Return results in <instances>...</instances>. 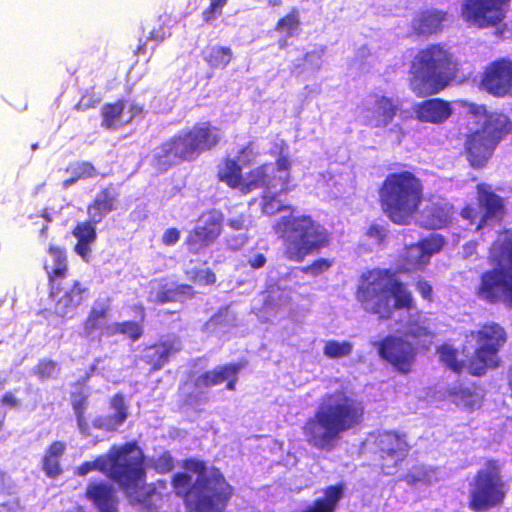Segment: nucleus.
I'll list each match as a JSON object with an SVG mask.
<instances>
[{
	"instance_id": "0eeeda50",
	"label": "nucleus",
	"mask_w": 512,
	"mask_h": 512,
	"mask_svg": "<svg viewBox=\"0 0 512 512\" xmlns=\"http://www.w3.org/2000/svg\"><path fill=\"white\" fill-rule=\"evenodd\" d=\"M273 229L283 241L284 257L296 263H301L307 256L320 252L331 242L329 231L310 215L280 217Z\"/></svg>"
},
{
	"instance_id": "603ef678",
	"label": "nucleus",
	"mask_w": 512,
	"mask_h": 512,
	"mask_svg": "<svg viewBox=\"0 0 512 512\" xmlns=\"http://www.w3.org/2000/svg\"><path fill=\"white\" fill-rule=\"evenodd\" d=\"M152 467L157 473L166 474L174 469V460L169 453H163L153 460Z\"/></svg>"
},
{
	"instance_id": "bf43d9fd",
	"label": "nucleus",
	"mask_w": 512,
	"mask_h": 512,
	"mask_svg": "<svg viewBox=\"0 0 512 512\" xmlns=\"http://www.w3.org/2000/svg\"><path fill=\"white\" fill-rule=\"evenodd\" d=\"M366 235L371 238H375L378 242H382L386 237V231L384 227L373 224L367 229Z\"/></svg>"
},
{
	"instance_id": "7ed1b4c3",
	"label": "nucleus",
	"mask_w": 512,
	"mask_h": 512,
	"mask_svg": "<svg viewBox=\"0 0 512 512\" xmlns=\"http://www.w3.org/2000/svg\"><path fill=\"white\" fill-rule=\"evenodd\" d=\"M365 419V405L345 389L322 396L312 417L302 426L305 441L318 450H333L341 434L360 427Z\"/></svg>"
},
{
	"instance_id": "6e6552de",
	"label": "nucleus",
	"mask_w": 512,
	"mask_h": 512,
	"mask_svg": "<svg viewBox=\"0 0 512 512\" xmlns=\"http://www.w3.org/2000/svg\"><path fill=\"white\" fill-rule=\"evenodd\" d=\"M454 55L442 43H433L420 49L411 68L418 82L413 90L418 97L438 94L456 79L459 67Z\"/></svg>"
},
{
	"instance_id": "13d9d810",
	"label": "nucleus",
	"mask_w": 512,
	"mask_h": 512,
	"mask_svg": "<svg viewBox=\"0 0 512 512\" xmlns=\"http://www.w3.org/2000/svg\"><path fill=\"white\" fill-rule=\"evenodd\" d=\"M180 239V231L177 228H169L167 229L161 238V241L166 246L175 245Z\"/></svg>"
},
{
	"instance_id": "c03bdc74",
	"label": "nucleus",
	"mask_w": 512,
	"mask_h": 512,
	"mask_svg": "<svg viewBox=\"0 0 512 512\" xmlns=\"http://www.w3.org/2000/svg\"><path fill=\"white\" fill-rule=\"evenodd\" d=\"M185 274L192 283L200 286L214 285L217 280L215 272L210 268H192L187 270Z\"/></svg>"
},
{
	"instance_id": "f704fd0d",
	"label": "nucleus",
	"mask_w": 512,
	"mask_h": 512,
	"mask_svg": "<svg viewBox=\"0 0 512 512\" xmlns=\"http://www.w3.org/2000/svg\"><path fill=\"white\" fill-rule=\"evenodd\" d=\"M201 55L211 69L217 70H224L233 59V51L228 46H207L202 50Z\"/></svg>"
},
{
	"instance_id": "4c0bfd02",
	"label": "nucleus",
	"mask_w": 512,
	"mask_h": 512,
	"mask_svg": "<svg viewBox=\"0 0 512 512\" xmlns=\"http://www.w3.org/2000/svg\"><path fill=\"white\" fill-rule=\"evenodd\" d=\"M439 361L448 369L456 374H460L464 369V362L458 359V350L448 343L439 345L436 349Z\"/></svg>"
},
{
	"instance_id": "c756f323",
	"label": "nucleus",
	"mask_w": 512,
	"mask_h": 512,
	"mask_svg": "<svg viewBox=\"0 0 512 512\" xmlns=\"http://www.w3.org/2000/svg\"><path fill=\"white\" fill-rule=\"evenodd\" d=\"M118 198L119 193L112 183L101 188L87 206V215L92 223L99 224L109 213L116 210Z\"/></svg>"
},
{
	"instance_id": "49530a36",
	"label": "nucleus",
	"mask_w": 512,
	"mask_h": 512,
	"mask_svg": "<svg viewBox=\"0 0 512 512\" xmlns=\"http://www.w3.org/2000/svg\"><path fill=\"white\" fill-rule=\"evenodd\" d=\"M67 171L73 173L79 181L95 178L99 175L97 168L90 161H78L70 165Z\"/></svg>"
},
{
	"instance_id": "8fccbe9b",
	"label": "nucleus",
	"mask_w": 512,
	"mask_h": 512,
	"mask_svg": "<svg viewBox=\"0 0 512 512\" xmlns=\"http://www.w3.org/2000/svg\"><path fill=\"white\" fill-rule=\"evenodd\" d=\"M332 266V261L327 258H318L312 261L309 265L300 268V271L304 274H310L317 276L327 271Z\"/></svg>"
},
{
	"instance_id": "4be33fe9",
	"label": "nucleus",
	"mask_w": 512,
	"mask_h": 512,
	"mask_svg": "<svg viewBox=\"0 0 512 512\" xmlns=\"http://www.w3.org/2000/svg\"><path fill=\"white\" fill-rule=\"evenodd\" d=\"M453 205L441 197H431L421 211V226L429 230L443 229L453 219Z\"/></svg>"
},
{
	"instance_id": "f03ea898",
	"label": "nucleus",
	"mask_w": 512,
	"mask_h": 512,
	"mask_svg": "<svg viewBox=\"0 0 512 512\" xmlns=\"http://www.w3.org/2000/svg\"><path fill=\"white\" fill-rule=\"evenodd\" d=\"M92 471L115 483L132 504H145L155 493V488L146 484V456L135 440L112 445L105 454L81 463L75 474L83 477Z\"/></svg>"
},
{
	"instance_id": "20e7f679",
	"label": "nucleus",
	"mask_w": 512,
	"mask_h": 512,
	"mask_svg": "<svg viewBox=\"0 0 512 512\" xmlns=\"http://www.w3.org/2000/svg\"><path fill=\"white\" fill-rule=\"evenodd\" d=\"M184 472L175 473L171 485L184 501L187 512H224L234 495V487L218 467L197 458L182 462Z\"/></svg>"
},
{
	"instance_id": "680f3d73",
	"label": "nucleus",
	"mask_w": 512,
	"mask_h": 512,
	"mask_svg": "<svg viewBox=\"0 0 512 512\" xmlns=\"http://www.w3.org/2000/svg\"><path fill=\"white\" fill-rule=\"evenodd\" d=\"M455 398L470 399L474 395V391L468 387H455L450 391Z\"/></svg>"
},
{
	"instance_id": "e433bc0d",
	"label": "nucleus",
	"mask_w": 512,
	"mask_h": 512,
	"mask_svg": "<svg viewBox=\"0 0 512 512\" xmlns=\"http://www.w3.org/2000/svg\"><path fill=\"white\" fill-rule=\"evenodd\" d=\"M301 17L298 8H291L287 14L278 19L274 26V30L284 34L286 37H295L301 31Z\"/></svg>"
},
{
	"instance_id": "0e129e2a",
	"label": "nucleus",
	"mask_w": 512,
	"mask_h": 512,
	"mask_svg": "<svg viewBox=\"0 0 512 512\" xmlns=\"http://www.w3.org/2000/svg\"><path fill=\"white\" fill-rule=\"evenodd\" d=\"M267 259L264 254L257 253L248 260V264L253 269H260L265 266Z\"/></svg>"
},
{
	"instance_id": "ea45409f",
	"label": "nucleus",
	"mask_w": 512,
	"mask_h": 512,
	"mask_svg": "<svg viewBox=\"0 0 512 512\" xmlns=\"http://www.w3.org/2000/svg\"><path fill=\"white\" fill-rule=\"evenodd\" d=\"M110 407L115 410V413L108 417L107 428L115 430L126 421L128 416L124 395L122 393L113 395L110 399Z\"/></svg>"
},
{
	"instance_id": "774afa93",
	"label": "nucleus",
	"mask_w": 512,
	"mask_h": 512,
	"mask_svg": "<svg viewBox=\"0 0 512 512\" xmlns=\"http://www.w3.org/2000/svg\"><path fill=\"white\" fill-rule=\"evenodd\" d=\"M79 180L75 177V175L73 173H71V176L67 179H65L63 182H62V187L67 189L69 188L70 186L74 185L75 183H77Z\"/></svg>"
},
{
	"instance_id": "6e6d98bb",
	"label": "nucleus",
	"mask_w": 512,
	"mask_h": 512,
	"mask_svg": "<svg viewBox=\"0 0 512 512\" xmlns=\"http://www.w3.org/2000/svg\"><path fill=\"white\" fill-rule=\"evenodd\" d=\"M290 167H291V163H290L289 159L285 156H281V157L277 158L276 167L272 166V168L275 171L276 176L287 177V184L289 183Z\"/></svg>"
},
{
	"instance_id": "5fc2aeb1",
	"label": "nucleus",
	"mask_w": 512,
	"mask_h": 512,
	"mask_svg": "<svg viewBox=\"0 0 512 512\" xmlns=\"http://www.w3.org/2000/svg\"><path fill=\"white\" fill-rule=\"evenodd\" d=\"M416 290L421 295V297L427 301H433V288L432 285L425 279L421 278L415 283Z\"/></svg>"
},
{
	"instance_id": "69168bd1",
	"label": "nucleus",
	"mask_w": 512,
	"mask_h": 512,
	"mask_svg": "<svg viewBox=\"0 0 512 512\" xmlns=\"http://www.w3.org/2000/svg\"><path fill=\"white\" fill-rule=\"evenodd\" d=\"M0 403L3 406L13 408L19 405V400L15 397V395L12 392L9 391L3 394V396L0 399Z\"/></svg>"
},
{
	"instance_id": "4d7b16f0",
	"label": "nucleus",
	"mask_w": 512,
	"mask_h": 512,
	"mask_svg": "<svg viewBox=\"0 0 512 512\" xmlns=\"http://www.w3.org/2000/svg\"><path fill=\"white\" fill-rule=\"evenodd\" d=\"M93 242H84L77 240V243L74 246V251L77 255H79L85 262H88L91 257V244Z\"/></svg>"
},
{
	"instance_id": "aec40b11",
	"label": "nucleus",
	"mask_w": 512,
	"mask_h": 512,
	"mask_svg": "<svg viewBox=\"0 0 512 512\" xmlns=\"http://www.w3.org/2000/svg\"><path fill=\"white\" fill-rule=\"evenodd\" d=\"M497 146L483 131L476 129L466 134L463 150L469 165L481 169L487 165Z\"/></svg>"
},
{
	"instance_id": "f257e3e1",
	"label": "nucleus",
	"mask_w": 512,
	"mask_h": 512,
	"mask_svg": "<svg viewBox=\"0 0 512 512\" xmlns=\"http://www.w3.org/2000/svg\"><path fill=\"white\" fill-rule=\"evenodd\" d=\"M445 243L443 236L433 234L419 240L411 247L398 272L410 273L422 269L431 255L441 251ZM355 296L362 308L380 320H389L396 310H411L415 301L406 284L390 268H376L364 272L357 286Z\"/></svg>"
},
{
	"instance_id": "72a5a7b5",
	"label": "nucleus",
	"mask_w": 512,
	"mask_h": 512,
	"mask_svg": "<svg viewBox=\"0 0 512 512\" xmlns=\"http://www.w3.org/2000/svg\"><path fill=\"white\" fill-rule=\"evenodd\" d=\"M217 179L231 189L241 191L243 174L242 167L235 159L224 158L217 168Z\"/></svg>"
},
{
	"instance_id": "7c9ffc66",
	"label": "nucleus",
	"mask_w": 512,
	"mask_h": 512,
	"mask_svg": "<svg viewBox=\"0 0 512 512\" xmlns=\"http://www.w3.org/2000/svg\"><path fill=\"white\" fill-rule=\"evenodd\" d=\"M65 451L66 443L63 441L56 440L48 445L41 461V470L46 477L56 479L63 474L61 459Z\"/></svg>"
},
{
	"instance_id": "9d476101",
	"label": "nucleus",
	"mask_w": 512,
	"mask_h": 512,
	"mask_svg": "<svg viewBox=\"0 0 512 512\" xmlns=\"http://www.w3.org/2000/svg\"><path fill=\"white\" fill-rule=\"evenodd\" d=\"M507 494L506 484L497 460L489 459L476 472L470 490L468 506L474 512H484L503 504Z\"/></svg>"
},
{
	"instance_id": "473e14b6",
	"label": "nucleus",
	"mask_w": 512,
	"mask_h": 512,
	"mask_svg": "<svg viewBox=\"0 0 512 512\" xmlns=\"http://www.w3.org/2000/svg\"><path fill=\"white\" fill-rule=\"evenodd\" d=\"M126 101L119 99L115 102L106 103L101 109V126L107 130L118 129L131 121V118L123 121Z\"/></svg>"
},
{
	"instance_id": "f8f14e48",
	"label": "nucleus",
	"mask_w": 512,
	"mask_h": 512,
	"mask_svg": "<svg viewBox=\"0 0 512 512\" xmlns=\"http://www.w3.org/2000/svg\"><path fill=\"white\" fill-rule=\"evenodd\" d=\"M477 208L471 204L465 205L460 212L463 219L476 230L482 229L492 220L500 221L505 214L504 199L497 195L486 183H479L476 186Z\"/></svg>"
},
{
	"instance_id": "1a4fd4ad",
	"label": "nucleus",
	"mask_w": 512,
	"mask_h": 512,
	"mask_svg": "<svg viewBox=\"0 0 512 512\" xmlns=\"http://www.w3.org/2000/svg\"><path fill=\"white\" fill-rule=\"evenodd\" d=\"M470 337L475 340L476 346L467 363L468 373L481 377L488 370L498 368L501 363L499 352L508 338L505 328L494 321L486 322L471 331Z\"/></svg>"
},
{
	"instance_id": "79ce46f5",
	"label": "nucleus",
	"mask_w": 512,
	"mask_h": 512,
	"mask_svg": "<svg viewBox=\"0 0 512 512\" xmlns=\"http://www.w3.org/2000/svg\"><path fill=\"white\" fill-rule=\"evenodd\" d=\"M353 346L348 341L339 342L336 340H328L323 347V353L330 359H338L349 356Z\"/></svg>"
},
{
	"instance_id": "58836bf2",
	"label": "nucleus",
	"mask_w": 512,
	"mask_h": 512,
	"mask_svg": "<svg viewBox=\"0 0 512 512\" xmlns=\"http://www.w3.org/2000/svg\"><path fill=\"white\" fill-rule=\"evenodd\" d=\"M104 334L107 337L122 334L127 336L132 342H136L142 337L143 328L135 321L116 322L113 325L105 327Z\"/></svg>"
},
{
	"instance_id": "864d4df0",
	"label": "nucleus",
	"mask_w": 512,
	"mask_h": 512,
	"mask_svg": "<svg viewBox=\"0 0 512 512\" xmlns=\"http://www.w3.org/2000/svg\"><path fill=\"white\" fill-rule=\"evenodd\" d=\"M175 291L174 287H170L167 284L161 285L157 290L156 296L153 300L157 304H165L175 302Z\"/></svg>"
},
{
	"instance_id": "bb28decb",
	"label": "nucleus",
	"mask_w": 512,
	"mask_h": 512,
	"mask_svg": "<svg viewBox=\"0 0 512 512\" xmlns=\"http://www.w3.org/2000/svg\"><path fill=\"white\" fill-rule=\"evenodd\" d=\"M84 498L99 512H118V500L110 483L104 481L90 482L86 486Z\"/></svg>"
},
{
	"instance_id": "2eb2a0df",
	"label": "nucleus",
	"mask_w": 512,
	"mask_h": 512,
	"mask_svg": "<svg viewBox=\"0 0 512 512\" xmlns=\"http://www.w3.org/2000/svg\"><path fill=\"white\" fill-rule=\"evenodd\" d=\"M475 295L486 304H503L512 309V277L495 267L485 270L479 277Z\"/></svg>"
},
{
	"instance_id": "c85d7f7f",
	"label": "nucleus",
	"mask_w": 512,
	"mask_h": 512,
	"mask_svg": "<svg viewBox=\"0 0 512 512\" xmlns=\"http://www.w3.org/2000/svg\"><path fill=\"white\" fill-rule=\"evenodd\" d=\"M414 113L420 122L442 124L451 117L453 109L449 101L430 98L415 105Z\"/></svg>"
},
{
	"instance_id": "3c124183",
	"label": "nucleus",
	"mask_w": 512,
	"mask_h": 512,
	"mask_svg": "<svg viewBox=\"0 0 512 512\" xmlns=\"http://www.w3.org/2000/svg\"><path fill=\"white\" fill-rule=\"evenodd\" d=\"M227 2L228 0H210L209 6L202 12L204 22L210 23L216 19L217 16L221 15L222 9Z\"/></svg>"
},
{
	"instance_id": "9b49d317",
	"label": "nucleus",
	"mask_w": 512,
	"mask_h": 512,
	"mask_svg": "<svg viewBox=\"0 0 512 512\" xmlns=\"http://www.w3.org/2000/svg\"><path fill=\"white\" fill-rule=\"evenodd\" d=\"M511 0H463L460 16L469 28H495L507 17Z\"/></svg>"
},
{
	"instance_id": "c9c22d12",
	"label": "nucleus",
	"mask_w": 512,
	"mask_h": 512,
	"mask_svg": "<svg viewBox=\"0 0 512 512\" xmlns=\"http://www.w3.org/2000/svg\"><path fill=\"white\" fill-rule=\"evenodd\" d=\"M110 307L108 303L96 302L87 317L82 323L85 336L92 335L95 331L102 328V322L108 317Z\"/></svg>"
},
{
	"instance_id": "6ab92c4d",
	"label": "nucleus",
	"mask_w": 512,
	"mask_h": 512,
	"mask_svg": "<svg viewBox=\"0 0 512 512\" xmlns=\"http://www.w3.org/2000/svg\"><path fill=\"white\" fill-rule=\"evenodd\" d=\"M278 187L279 193H286L289 190V187H287V177L276 176L272 165L265 163L251 169L246 174V178H243L240 192L246 195L259 188L269 191Z\"/></svg>"
},
{
	"instance_id": "412c9836",
	"label": "nucleus",
	"mask_w": 512,
	"mask_h": 512,
	"mask_svg": "<svg viewBox=\"0 0 512 512\" xmlns=\"http://www.w3.org/2000/svg\"><path fill=\"white\" fill-rule=\"evenodd\" d=\"M47 253L49 258L44 259L43 269L47 274L51 294H57L60 290V284L69 273L67 252L64 247L49 245Z\"/></svg>"
},
{
	"instance_id": "2f4dec72",
	"label": "nucleus",
	"mask_w": 512,
	"mask_h": 512,
	"mask_svg": "<svg viewBox=\"0 0 512 512\" xmlns=\"http://www.w3.org/2000/svg\"><path fill=\"white\" fill-rule=\"evenodd\" d=\"M489 260L497 269L512 277V234L495 241L490 249Z\"/></svg>"
},
{
	"instance_id": "393cba45",
	"label": "nucleus",
	"mask_w": 512,
	"mask_h": 512,
	"mask_svg": "<svg viewBox=\"0 0 512 512\" xmlns=\"http://www.w3.org/2000/svg\"><path fill=\"white\" fill-rule=\"evenodd\" d=\"M89 295V289L80 281H73L72 285L64 290L62 283L57 294H51L49 297L55 302V313L60 317H65L68 313L80 306Z\"/></svg>"
},
{
	"instance_id": "ddd939ff",
	"label": "nucleus",
	"mask_w": 512,
	"mask_h": 512,
	"mask_svg": "<svg viewBox=\"0 0 512 512\" xmlns=\"http://www.w3.org/2000/svg\"><path fill=\"white\" fill-rule=\"evenodd\" d=\"M375 444L379 469L384 475H395L410 452L406 435L392 430L383 431L378 433Z\"/></svg>"
},
{
	"instance_id": "f3484780",
	"label": "nucleus",
	"mask_w": 512,
	"mask_h": 512,
	"mask_svg": "<svg viewBox=\"0 0 512 512\" xmlns=\"http://www.w3.org/2000/svg\"><path fill=\"white\" fill-rule=\"evenodd\" d=\"M480 88L496 98L512 94V60L501 57L487 64L480 77Z\"/></svg>"
},
{
	"instance_id": "423d86ee",
	"label": "nucleus",
	"mask_w": 512,
	"mask_h": 512,
	"mask_svg": "<svg viewBox=\"0 0 512 512\" xmlns=\"http://www.w3.org/2000/svg\"><path fill=\"white\" fill-rule=\"evenodd\" d=\"M383 213L394 224L408 225L419 212L424 199V185L409 170L387 174L378 189Z\"/></svg>"
},
{
	"instance_id": "e2e57ef3",
	"label": "nucleus",
	"mask_w": 512,
	"mask_h": 512,
	"mask_svg": "<svg viewBox=\"0 0 512 512\" xmlns=\"http://www.w3.org/2000/svg\"><path fill=\"white\" fill-rule=\"evenodd\" d=\"M175 291V297L177 298L179 295L188 296L190 298L194 297L195 291L193 290V287L190 284H177L174 287Z\"/></svg>"
},
{
	"instance_id": "5701e85b",
	"label": "nucleus",
	"mask_w": 512,
	"mask_h": 512,
	"mask_svg": "<svg viewBox=\"0 0 512 512\" xmlns=\"http://www.w3.org/2000/svg\"><path fill=\"white\" fill-rule=\"evenodd\" d=\"M182 350L178 337L159 340L143 349L141 360L149 366L151 372L161 370L169 363L171 358Z\"/></svg>"
},
{
	"instance_id": "cd10ccee",
	"label": "nucleus",
	"mask_w": 512,
	"mask_h": 512,
	"mask_svg": "<svg viewBox=\"0 0 512 512\" xmlns=\"http://www.w3.org/2000/svg\"><path fill=\"white\" fill-rule=\"evenodd\" d=\"M447 15L446 11L435 8L421 10L412 18V32L426 37L437 34L443 30Z\"/></svg>"
},
{
	"instance_id": "052dcab7",
	"label": "nucleus",
	"mask_w": 512,
	"mask_h": 512,
	"mask_svg": "<svg viewBox=\"0 0 512 512\" xmlns=\"http://www.w3.org/2000/svg\"><path fill=\"white\" fill-rule=\"evenodd\" d=\"M99 103L98 99H95L93 97H86L83 96L78 103L75 105V109L77 111L84 112L90 108H94Z\"/></svg>"
},
{
	"instance_id": "b1692460",
	"label": "nucleus",
	"mask_w": 512,
	"mask_h": 512,
	"mask_svg": "<svg viewBox=\"0 0 512 512\" xmlns=\"http://www.w3.org/2000/svg\"><path fill=\"white\" fill-rule=\"evenodd\" d=\"M400 108L399 99L376 96L372 106L365 110V124L371 128H385L393 122Z\"/></svg>"
},
{
	"instance_id": "a211bd4d",
	"label": "nucleus",
	"mask_w": 512,
	"mask_h": 512,
	"mask_svg": "<svg viewBox=\"0 0 512 512\" xmlns=\"http://www.w3.org/2000/svg\"><path fill=\"white\" fill-rule=\"evenodd\" d=\"M244 366L245 363L243 362L218 365L212 370L204 371L198 375L193 382V386L199 392H203L213 386L226 383V390L234 391L238 382V374Z\"/></svg>"
},
{
	"instance_id": "39448f33",
	"label": "nucleus",
	"mask_w": 512,
	"mask_h": 512,
	"mask_svg": "<svg viewBox=\"0 0 512 512\" xmlns=\"http://www.w3.org/2000/svg\"><path fill=\"white\" fill-rule=\"evenodd\" d=\"M222 141L221 129L210 121L196 122L160 144L154 155L155 166L167 170L182 162H192Z\"/></svg>"
},
{
	"instance_id": "09e8293b",
	"label": "nucleus",
	"mask_w": 512,
	"mask_h": 512,
	"mask_svg": "<svg viewBox=\"0 0 512 512\" xmlns=\"http://www.w3.org/2000/svg\"><path fill=\"white\" fill-rule=\"evenodd\" d=\"M72 407L75 412L79 426L85 423L84 413L87 407L88 396L84 391L74 392L71 395Z\"/></svg>"
},
{
	"instance_id": "a18cd8bd",
	"label": "nucleus",
	"mask_w": 512,
	"mask_h": 512,
	"mask_svg": "<svg viewBox=\"0 0 512 512\" xmlns=\"http://www.w3.org/2000/svg\"><path fill=\"white\" fill-rule=\"evenodd\" d=\"M96 225L97 223H92V220L88 218L73 228L72 235L79 241L95 242L97 239Z\"/></svg>"
},
{
	"instance_id": "338daca9",
	"label": "nucleus",
	"mask_w": 512,
	"mask_h": 512,
	"mask_svg": "<svg viewBox=\"0 0 512 512\" xmlns=\"http://www.w3.org/2000/svg\"><path fill=\"white\" fill-rule=\"evenodd\" d=\"M228 226L233 230H243L246 228V220L244 215L231 218L227 222Z\"/></svg>"
},
{
	"instance_id": "a878e982",
	"label": "nucleus",
	"mask_w": 512,
	"mask_h": 512,
	"mask_svg": "<svg viewBox=\"0 0 512 512\" xmlns=\"http://www.w3.org/2000/svg\"><path fill=\"white\" fill-rule=\"evenodd\" d=\"M483 111V122L479 131L488 137L493 143L498 145L507 135L512 132V120L501 111H487L484 106H480Z\"/></svg>"
},
{
	"instance_id": "de8ad7c7",
	"label": "nucleus",
	"mask_w": 512,
	"mask_h": 512,
	"mask_svg": "<svg viewBox=\"0 0 512 512\" xmlns=\"http://www.w3.org/2000/svg\"><path fill=\"white\" fill-rule=\"evenodd\" d=\"M262 212L267 215H275L282 211L293 212L294 208L291 205H283L277 200V194H264L262 197Z\"/></svg>"
},
{
	"instance_id": "dca6fc26",
	"label": "nucleus",
	"mask_w": 512,
	"mask_h": 512,
	"mask_svg": "<svg viewBox=\"0 0 512 512\" xmlns=\"http://www.w3.org/2000/svg\"><path fill=\"white\" fill-rule=\"evenodd\" d=\"M224 215L218 209L204 212L199 223L188 233L185 245L191 254L197 255L209 247L223 230Z\"/></svg>"
},
{
	"instance_id": "4468645a",
	"label": "nucleus",
	"mask_w": 512,
	"mask_h": 512,
	"mask_svg": "<svg viewBox=\"0 0 512 512\" xmlns=\"http://www.w3.org/2000/svg\"><path fill=\"white\" fill-rule=\"evenodd\" d=\"M378 356L396 372L408 375L416 361V347L401 336L387 335L374 343Z\"/></svg>"
},
{
	"instance_id": "a19ab883",
	"label": "nucleus",
	"mask_w": 512,
	"mask_h": 512,
	"mask_svg": "<svg viewBox=\"0 0 512 512\" xmlns=\"http://www.w3.org/2000/svg\"><path fill=\"white\" fill-rule=\"evenodd\" d=\"M406 336L420 341L422 339H428L431 343L435 338V333L432 331L426 321H420L419 319H410L406 323Z\"/></svg>"
},
{
	"instance_id": "37998d69",
	"label": "nucleus",
	"mask_w": 512,
	"mask_h": 512,
	"mask_svg": "<svg viewBox=\"0 0 512 512\" xmlns=\"http://www.w3.org/2000/svg\"><path fill=\"white\" fill-rule=\"evenodd\" d=\"M58 363L52 359L43 358L33 368V375L40 381L55 378L58 373Z\"/></svg>"
}]
</instances>
